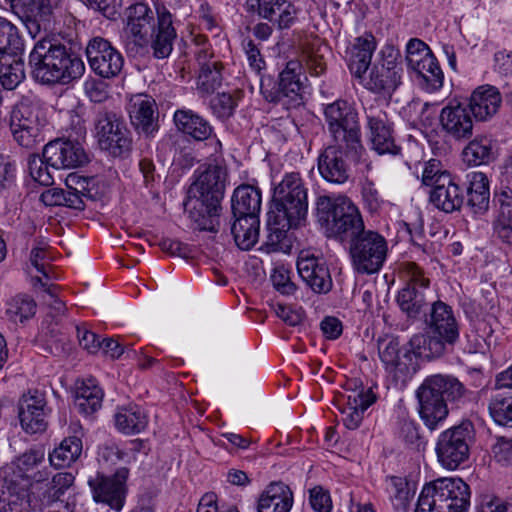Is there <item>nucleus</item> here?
Returning a JSON list of instances; mask_svg holds the SVG:
<instances>
[{
    "mask_svg": "<svg viewBox=\"0 0 512 512\" xmlns=\"http://www.w3.org/2000/svg\"><path fill=\"white\" fill-rule=\"evenodd\" d=\"M271 281L274 288L283 295H291L296 290L295 284L290 280L289 272L284 268H275Z\"/></svg>",
    "mask_w": 512,
    "mask_h": 512,
    "instance_id": "nucleus-61",
    "label": "nucleus"
},
{
    "mask_svg": "<svg viewBox=\"0 0 512 512\" xmlns=\"http://www.w3.org/2000/svg\"><path fill=\"white\" fill-rule=\"evenodd\" d=\"M157 26H153L149 35V50L157 59L168 57L176 39V30L172 25V15L163 4L156 5Z\"/></svg>",
    "mask_w": 512,
    "mask_h": 512,
    "instance_id": "nucleus-20",
    "label": "nucleus"
},
{
    "mask_svg": "<svg viewBox=\"0 0 512 512\" xmlns=\"http://www.w3.org/2000/svg\"><path fill=\"white\" fill-rule=\"evenodd\" d=\"M41 126L11 127L14 139L25 148H33L40 139Z\"/></svg>",
    "mask_w": 512,
    "mask_h": 512,
    "instance_id": "nucleus-58",
    "label": "nucleus"
},
{
    "mask_svg": "<svg viewBox=\"0 0 512 512\" xmlns=\"http://www.w3.org/2000/svg\"><path fill=\"white\" fill-rule=\"evenodd\" d=\"M86 56L92 71L102 78H113L123 68L124 59L121 53L101 37H95L88 42Z\"/></svg>",
    "mask_w": 512,
    "mask_h": 512,
    "instance_id": "nucleus-16",
    "label": "nucleus"
},
{
    "mask_svg": "<svg viewBox=\"0 0 512 512\" xmlns=\"http://www.w3.org/2000/svg\"><path fill=\"white\" fill-rule=\"evenodd\" d=\"M153 11L145 3H135L127 10V48L144 55L149 52V35L154 26Z\"/></svg>",
    "mask_w": 512,
    "mask_h": 512,
    "instance_id": "nucleus-15",
    "label": "nucleus"
},
{
    "mask_svg": "<svg viewBox=\"0 0 512 512\" xmlns=\"http://www.w3.org/2000/svg\"><path fill=\"white\" fill-rule=\"evenodd\" d=\"M488 409L498 425L512 428V391L496 390L491 395Z\"/></svg>",
    "mask_w": 512,
    "mask_h": 512,
    "instance_id": "nucleus-44",
    "label": "nucleus"
},
{
    "mask_svg": "<svg viewBox=\"0 0 512 512\" xmlns=\"http://www.w3.org/2000/svg\"><path fill=\"white\" fill-rule=\"evenodd\" d=\"M429 201L438 210L452 213L460 210L464 196L461 188L451 176L450 178L444 177L439 185L431 189Z\"/></svg>",
    "mask_w": 512,
    "mask_h": 512,
    "instance_id": "nucleus-30",
    "label": "nucleus"
},
{
    "mask_svg": "<svg viewBox=\"0 0 512 512\" xmlns=\"http://www.w3.org/2000/svg\"><path fill=\"white\" fill-rule=\"evenodd\" d=\"M261 208V192L251 185L237 187L232 196L233 216H258Z\"/></svg>",
    "mask_w": 512,
    "mask_h": 512,
    "instance_id": "nucleus-37",
    "label": "nucleus"
},
{
    "mask_svg": "<svg viewBox=\"0 0 512 512\" xmlns=\"http://www.w3.org/2000/svg\"><path fill=\"white\" fill-rule=\"evenodd\" d=\"M297 70H300V65L297 62L290 61L280 73L279 89L284 96H289V94L302 96L307 93L305 85L307 78L303 76L302 80L301 74Z\"/></svg>",
    "mask_w": 512,
    "mask_h": 512,
    "instance_id": "nucleus-46",
    "label": "nucleus"
},
{
    "mask_svg": "<svg viewBox=\"0 0 512 512\" xmlns=\"http://www.w3.org/2000/svg\"><path fill=\"white\" fill-rule=\"evenodd\" d=\"M470 497L461 478H438L423 487L415 512H467Z\"/></svg>",
    "mask_w": 512,
    "mask_h": 512,
    "instance_id": "nucleus-7",
    "label": "nucleus"
},
{
    "mask_svg": "<svg viewBox=\"0 0 512 512\" xmlns=\"http://www.w3.org/2000/svg\"><path fill=\"white\" fill-rule=\"evenodd\" d=\"M82 453V441L79 437L65 438L59 447L49 454L50 463L57 468H64L74 463Z\"/></svg>",
    "mask_w": 512,
    "mask_h": 512,
    "instance_id": "nucleus-45",
    "label": "nucleus"
},
{
    "mask_svg": "<svg viewBox=\"0 0 512 512\" xmlns=\"http://www.w3.org/2000/svg\"><path fill=\"white\" fill-rule=\"evenodd\" d=\"M466 392L465 386L452 375L428 376L416 392L419 414L425 425L435 429L448 415L447 401H458Z\"/></svg>",
    "mask_w": 512,
    "mask_h": 512,
    "instance_id": "nucleus-5",
    "label": "nucleus"
},
{
    "mask_svg": "<svg viewBox=\"0 0 512 512\" xmlns=\"http://www.w3.org/2000/svg\"><path fill=\"white\" fill-rule=\"evenodd\" d=\"M221 68L222 65L219 63L217 67H205L200 70L197 85L201 93H217V96H226L225 92L217 91L222 82Z\"/></svg>",
    "mask_w": 512,
    "mask_h": 512,
    "instance_id": "nucleus-51",
    "label": "nucleus"
},
{
    "mask_svg": "<svg viewBox=\"0 0 512 512\" xmlns=\"http://www.w3.org/2000/svg\"><path fill=\"white\" fill-rule=\"evenodd\" d=\"M33 77L42 84H66L82 76L83 61L55 38L39 40L29 55Z\"/></svg>",
    "mask_w": 512,
    "mask_h": 512,
    "instance_id": "nucleus-3",
    "label": "nucleus"
},
{
    "mask_svg": "<svg viewBox=\"0 0 512 512\" xmlns=\"http://www.w3.org/2000/svg\"><path fill=\"white\" fill-rule=\"evenodd\" d=\"M34 285H39L44 291L50 296L51 300L48 302L49 312L47 313L45 323L48 325H58L60 323L61 318L66 313V305L65 303L58 299L56 296L57 286L55 285H47L46 282H43L40 277L33 278Z\"/></svg>",
    "mask_w": 512,
    "mask_h": 512,
    "instance_id": "nucleus-50",
    "label": "nucleus"
},
{
    "mask_svg": "<svg viewBox=\"0 0 512 512\" xmlns=\"http://www.w3.org/2000/svg\"><path fill=\"white\" fill-rule=\"evenodd\" d=\"M492 453L498 463L502 465L512 464V439L497 438L492 446Z\"/></svg>",
    "mask_w": 512,
    "mask_h": 512,
    "instance_id": "nucleus-62",
    "label": "nucleus"
},
{
    "mask_svg": "<svg viewBox=\"0 0 512 512\" xmlns=\"http://www.w3.org/2000/svg\"><path fill=\"white\" fill-rule=\"evenodd\" d=\"M103 391L96 380L89 378L77 387L75 407L85 415L96 412L102 405Z\"/></svg>",
    "mask_w": 512,
    "mask_h": 512,
    "instance_id": "nucleus-42",
    "label": "nucleus"
},
{
    "mask_svg": "<svg viewBox=\"0 0 512 512\" xmlns=\"http://www.w3.org/2000/svg\"><path fill=\"white\" fill-rule=\"evenodd\" d=\"M41 126L39 113L32 102L26 98L15 105L11 112L10 127Z\"/></svg>",
    "mask_w": 512,
    "mask_h": 512,
    "instance_id": "nucleus-48",
    "label": "nucleus"
},
{
    "mask_svg": "<svg viewBox=\"0 0 512 512\" xmlns=\"http://www.w3.org/2000/svg\"><path fill=\"white\" fill-rule=\"evenodd\" d=\"M376 400L371 390L348 395L346 405L341 408V421L350 430L357 429L363 420L364 412Z\"/></svg>",
    "mask_w": 512,
    "mask_h": 512,
    "instance_id": "nucleus-33",
    "label": "nucleus"
},
{
    "mask_svg": "<svg viewBox=\"0 0 512 512\" xmlns=\"http://www.w3.org/2000/svg\"><path fill=\"white\" fill-rule=\"evenodd\" d=\"M174 122L179 131L197 141H204L212 134L209 123L192 111L177 110L174 114Z\"/></svg>",
    "mask_w": 512,
    "mask_h": 512,
    "instance_id": "nucleus-38",
    "label": "nucleus"
},
{
    "mask_svg": "<svg viewBox=\"0 0 512 512\" xmlns=\"http://www.w3.org/2000/svg\"><path fill=\"white\" fill-rule=\"evenodd\" d=\"M344 155L352 158L347 154L344 144L328 146L318 158V170L321 176L328 182L343 184L350 176L349 166L344 160ZM354 161L353 159H351Z\"/></svg>",
    "mask_w": 512,
    "mask_h": 512,
    "instance_id": "nucleus-21",
    "label": "nucleus"
},
{
    "mask_svg": "<svg viewBox=\"0 0 512 512\" xmlns=\"http://www.w3.org/2000/svg\"><path fill=\"white\" fill-rule=\"evenodd\" d=\"M231 232L236 245L242 250L251 249L258 241L260 221L258 216H234Z\"/></svg>",
    "mask_w": 512,
    "mask_h": 512,
    "instance_id": "nucleus-36",
    "label": "nucleus"
},
{
    "mask_svg": "<svg viewBox=\"0 0 512 512\" xmlns=\"http://www.w3.org/2000/svg\"><path fill=\"white\" fill-rule=\"evenodd\" d=\"M122 118L113 112L99 113L95 124V136L99 147L114 157L122 156L131 149V138Z\"/></svg>",
    "mask_w": 512,
    "mask_h": 512,
    "instance_id": "nucleus-12",
    "label": "nucleus"
},
{
    "mask_svg": "<svg viewBox=\"0 0 512 512\" xmlns=\"http://www.w3.org/2000/svg\"><path fill=\"white\" fill-rule=\"evenodd\" d=\"M430 51L429 46L422 40L417 38L409 40L406 47V61L408 68L411 69L412 67H418Z\"/></svg>",
    "mask_w": 512,
    "mask_h": 512,
    "instance_id": "nucleus-57",
    "label": "nucleus"
},
{
    "mask_svg": "<svg viewBox=\"0 0 512 512\" xmlns=\"http://www.w3.org/2000/svg\"><path fill=\"white\" fill-rule=\"evenodd\" d=\"M378 353L386 369L397 378H408L415 374L416 363L411 361L410 353L400 356L399 342L395 339H381L378 342Z\"/></svg>",
    "mask_w": 512,
    "mask_h": 512,
    "instance_id": "nucleus-24",
    "label": "nucleus"
},
{
    "mask_svg": "<svg viewBox=\"0 0 512 512\" xmlns=\"http://www.w3.org/2000/svg\"><path fill=\"white\" fill-rule=\"evenodd\" d=\"M387 241L377 232L363 231L350 241L352 267L358 274L378 272L387 256Z\"/></svg>",
    "mask_w": 512,
    "mask_h": 512,
    "instance_id": "nucleus-11",
    "label": "nucleus"
},
{
    "mask_svg": "<svg viewBox=\"0 0 512 512\" xmlns=\"http://www.w3.org/2000/svg\"><path fill=\"white\" fill-rule=\"evenodd\" d=\"M29 172L31 177L41 185H52L54 180L53 176L48 170L49 164L41 159L38 155H30L28 159Z\"/></svg>",
    "mask_w": 512,
    "mask_h": 512,
    "instance_id": "nucleus-56",
    "label": "nucleus"
},
{
    "mask_svg": "<svg viewBox=\"0 0 512 512\" xmlns=\"http://www.w3.org/2000/svg\"><path fill=\"white\" fill-rule=\"evenodd\" d=\"M147 424V415L137 405L119 407L115 414L116 428L127 435L140 433Z\"/></svg>",
    "mask_w": 512,
    "mask_h": 512,
    "instance_id": "nucleus-41",
    "label": "nucleus"
},
{
    "mask_svg": "<svg viewBox=\"0 0 512 512\" xmlns=\"http://www.w3.org/2000/svg\"><path fill=\"white\" fill-rule=\"evenodd\" d=\"M62 0H14L13 8L19 9L17 13L26 26L29 34L35 37L41 30L42 24L48 21L53 10L61 4Z\"/></svg>",
    "mask_w": 512,
    "mask_h": 512,
    "instance_id": "nucleus-22",
    "label": "nucleus"
},
{
    "mask_svg": "<svg viewBox=\"0 0 512 512\" xmlns=\"http://www.w3.org/2000/svg\"><path fill=\"white\" fill-rule=\"evenodd\" d=\"M475 430L470 421H465L441 432L435 447L439 464L448 470H455L469 459L474 442Z\"/></svg>",
    "mask_w": 512,
    "mask_h": 512,
    "instance_id": "nucleus-10",
    "label": "nucleus"
},
{
    "mask_svg": "<svg viewBox=\"0 0 512 512\" xmlns=\"http://www.w3.org/2000/svg\"><path fill=\"white\" fill-rule=\"evenodd\" d=\"M469 100L466 107L470 114L472 113L480 121H485L497 113L501 105V98H469Z\"/></svg>",
    "mask_w": 512,
    "mask_h": 512,
    "instance_id": "nucleus-52",
    "label": "nucleus"
},
{
    "mask_svg": "<svg viewBox=\"0 0 512 512\" xmlns=\"http://www.w3.org/2000/svg\"><path fill=\"white\" fill-rule=\"evenodd\" d=\"M317 210L320 221L325 222L327 231L333 236L351 241L365 230L358 208L348 198L321 196L317 201Z\"/></svg>",
    "mask_w": 512,
    "mask_h": 512,
    "instance_id": "nucleus-8",
    "label": "nucleus"
},
{
    "mask_svg": "<svg viewBox=\"0 0 512 512\" xmlns=\"http://www.w3.org/2000/svg\"><path fill=\"white\" fill-rule=\"evenodd\" d=\"M467 205L475 214H484L489 208L490 190L489 180L483 172H470L467 174Z\"/></svg>",
    "mask_w": 512,
    "mask_h": 512,
    "instance_id": "nucleus-34",
    "label": "nucleus"
},
{
    "mask_svg": "<svg viewBox=\"0 0 512 512\" xmlns=\"http://www.w3.org/2000/svg\"><path fill=\"white\" fill-rule=\"evenodd\" d=\"M68 350L69 343L65 335L59 330L51 328V330L45 335L43 351L52 356L62 357L67 354Z\"/></svg>",
    "mask_w": 512,
    "mask_h": 512,
    "instance_id": "nucleus-54",
    "label": "nucleus"
},
{
    "mask_svg": "<svg viewBox=\"0 0 512 512\" xmlns=\"http://www.w3.org/2000/svg\"><path fill=\"white\" fill-rule=\"evenodd\" d=\"M394 493L392 503L396 510L407 512L415 495V490L410 484L402 479H393Z\"/></svg>",
    "mask_w": 512,
    "mask_h": 512,
    "instance_id": "nucleus-53",
    "label": "nucleus"
},
{
    "mask_svg": "<svg viewBox=\"0 0 512 512\" xmlns=\"http://www.w3.org/2000/svg\"><path fill=\"white\" fill-rule=\"evenodd\" d=\"M297 271L303 282L315 293L326 294L332 288L330 271L323 259L308 251H301L297 260Z\"/></svg>",
    "mask_w": 512,
    "mask_h": 512,
    "instance_id": "nucleus-19",
    "label": "nucleus"
},
{
    "mask_svg": "<svg viewBox=\"0 0 512 512\" xmlns=\"http://www.w3.org/2000/svg\"><path fill=\"white\" fill-rule=\"evenodd\" d=\"M226 177V168L209 165L188 189L184 207L201 230L210 229L211 218L218 215L224 197Z\"/></svg>",
    "mask_w": 512,
    "mask_h": 512,
    "instance_id": "nucleus-4",
    "label": "nucleus"
},
{
    "mask_svg": "<svg viewBox=\"0 0 512 512\" xmlns=\"http://www.w3.org/2000/svg\"><path fill=\"white\" fill-rule=\"evenodd\" d=\"M309 503L316 512H331L332 510L330 493L321 486H315L310 489Z\"/></svg>",
    "mask_w": 512,
    "mask_h": 512,
    "instance_id": "nucleus-59",
    "label": "nucleus"
},
{
    "mask_svg": "<svg viewBox=\"0 0 512 512\" xmlns=\"http://www.w3.org/2000/svg\"><path fill=\"white\" fill-rule=\"evenodd\" d=\"M328 131L337 144H344L347 154L355 163H365L370 169L371 163L365 159L366 150L361 142L358 114L353 104L346 98H338L328 104L324 110Z\"/></svg>",
    "mask_w": 512,
    "mask_h": 512,
    "instance_id": "nucleus-6",
    "label": "nucleus"
},
{
    "mask_svg": "<svg viewBox=\"0 0 512 512\" xmlns=\"http://www.w3.org/2000/svg\"><path fill=\"white\" fill-rule=\"evenodd\" d=\"M376 47L377 42L374 35L366 32L356 37L353 43L347 48L346 60L349 70L355 77L359 78L363 84L367 80L364 78V75L371 64Z\"/></svg>",
    "mask_w": 512,
    "mask_h": 512,
    "instance_id": "nucleus-23",
    "label": "nucleus"
},
{
    "mask_svg": "<svg viewBox=\"0 0 512 512\" xmlns=\"http://www.w3.org/2000/svg\"><path fill=\"white\" fill-rule=\"evenodd\" d=\"M369 130V142L371 148L379 155H398L401 147L396 144L391 126L382 118L375 116L367 117Z\"/></svg>",
    "mask_w": 512,
    "mask_h": 512,
    "instance_id": "nucleus-28",
    "label": "nucleus"
},
{
    "mask_svg": "<svg viewBox=\"0 0 512 512\" xmlns=\"http://www.w3.org/2000/svg\"><path fill=\"white\" fill-rule=\"evenodd\" d=\"M22 39L10 21L0 17V83L6 90H13L24 79Z\"/></svg>",
    "mask_w": 512,
    "mask_h": 512,
    "instance_id": "nucleus-9",
    "label": "nucleus"
},
{
    "mask_svg": "<svg viewBox=\"0 0 512 512\" xmlns=\"http://www.w3.org/2000/svg\"><path fill=\"white\" fill-rule=\"evenodd\" d=\"M159 111L155 100L140 102L132 118V123L147 137H153L158 131Z\"/></svg>",
    "mask_w": 512,
    "mask_h": 512,
    "instance_id": "nucleus-43",
    "label": "nucleus"
},
{
    "mask_svg": "<svg viewBox=\"0 0 512 512\" xmlns=\"http://www.w3.org/2000/svg\"><path fill=\"white\" fill-rule=\"evenodd\" d=\"M401 270L406 285L398 292L397 303L409 317H417L427 305L425 292L430 281L414 262L403 263Z\"/></svg>",
    "mask_w": 512,
    "mask_h": 512,
    "instance_id": "nucleus-13",
    "label": "nucleus"
},
{
    "mask_svg": "<svg viewBox=\"0 0 512 512\" xmlns=\"http://www.w3.org/2000/svg\"><path fill=\"white\" fill-rule=\"evenodd\" d=\"M129 469L121 467L112 477L97 475L90 478L88 483L92 489L93 497L97 502H103L112 509L120 511L124 504Z\"/></svg>",
    "mask_w": 512,
    "mask_h": 512,
    "instance_id": "nucleus-17",
    "label": "nucleus"
},
{
    "mask_svg": "<svg viewBox=\"0 0 512 512\" xmlns=\"http://www.w3.org/2000/svg\"><path fill=\"white\" fill-rule=\"evenodd\" d=\"M31 265L46 279H50L51 265L49 263L47 248L45 246L34 247L30 252Z\"/></svg>",
    "mask_w": 512,
    "mask_h": 512,
    "instance_id": "nucleus-60",
    "label": "nucleus"
},
{
    "mask_svg": "<svg viewBox=\"0 0 512 512\" xmlns=\"http://www.w3.org/2000/svg\"><path fill=\"white\" fill-rule=\"evenodd\" d=\"M45 406L44 395L39 391L23 396L19 404V418L26 432L33 434L46 429Z\"/></svg>",
    "mask_w": 512,
    "mask_h": 512,
    "instance_id": "nucleus-25",
    "label": "nucleus"
},
{
    "mask_svg": "<svg viewBox=\"0 0 512 512\" xmlns=\"http://www.w3.org/2000/svg\"><path fill=\"white\" fill-rule=\"evenodd\" d=\"M450 178L451 174L443 169L442 163L438 159H430L424 163L421 182L426 186L436 187L443 178Z\"/></svg>",
    "mask_w": 512,
    "mask_h": 512,
    "instance_id": "nucleus-55",
    "label": "nucleus"
},
{
    "mask_svg": "<svg viewBox=\"0 0 512 512\" xmlns=\"http://www.w3.org/2000/svg\"><path fill=\"white\" fill-rule=\"evenodd\" d=\"M400 52L392 45L380 51V60L370 70L365 87L373 93L392 94L401 84Z\"/></svg>",
    "mask_w": 512,
    "mask_h": 512,
    "instance_id": "nucleus-14",
    "label": "nucleus"
},
{
    "mask_svg": "<svg viewBox=\"0 0 512 512\" xmlns=\"http://www.w3.org/2000/svg\"><path fill=\"white\" fill-rule=\"evenodd\" d=\"M426 324L431 334L441 335L449 345H454L459 338V325L452 308L442 301L432 304Z\"/></svg>",
    "mask_w": 512,
    "mask_h": 512,
    "instance_id": "nucleus-26",
    "label": "nucleus"
},
{
    "mask_svg": "<svg viewBox=\"0 0 512 512\" xmlns=\"http://www.w3.org/2000/svg\"><path fill=\"white\" fill-rule=\"evenodd\" d=\"M76 330L79 344L83 349L89 353H96L100 350L101 341L95 333L89 331L84 325L77 326Z\"/></svg>",
    "mask_w": 512,
    "mask_h": 512,
    "instance_id": "nucleus-63",
    "label": "nucleus"
},
{
    "mask_svg": "<svg viewBox=\"0 0 512 512\" xmlns=\"http://www.w3.org/2000/svg\"><path fill=\"white\" fill-rule=\"evenodd\" d=\"M268 213V245L276 249L291 228L304 224L308 213L307 189L299 173H287L274 188Z\"/></svg>",
    "mask_w": 512,
    "mask_h": 512,
    "instance_id": "nucleus-1",
    "label": "nucleus"
},
{
    "mask_svg": "<svg viewBox=\"0 0 512 512\" xmlns=\"http://www.w3.org/2000/svg\"><path fill=\"white\" fill-rule=\"evenodd\" d=\"M43 461V450H30L1 469L0 512H30L41 507L30 489L42 490L43 484L32 485L29 473Z\"/></svg>",
    "mask_w": 512,
    "mask_h": 512,
    "instance_id": "nucleus-2",
    "label": "nucleus"
},
{
    "mask_svg": "<svg viewBox=\"0 0 512 512\" xmlns=\"http://www.w3.org/2000/svg\"><path fill=\"white\" fill-rule=\"evenodd\" d=\"M293 505V493L282 482H272L261 493L257 502L258 512H289Z\"/></svg>",
    "mask_w": 512,
    "mask_h": 512,
    "instance_id": "nucleus-31",
    "label": "nucleus"
},
{
    "mask_svg": "<svg viewBox=\"0 0 512 512\" xmlns=\"http://www.w3.org/2000/svg\"><path fill=\"white\" fill-rule=\"evenodd\" d=\"M74 482V476L70 472H59L55 474L49 483L44 484L46 487L44 499L39 503L42 509L44 505H50L60 500V496L69 489Z\"/></svg>",
    "mask_w": 512,
    "mask_h": 512,
    "instance_id": "nucleus-47",
    "label": "nucleus"
},
{
    "mask_svg": "<svg viewBox=\"0 0 512 512\" xmlns=\"http://www.w3.org/2000/svg\"><path fill=\"white\" fill-rule=\"evenodd\" d=\"M257 13L280 30L289 29L297 19V9L288 0H258Z\"/></svg>",
    "mask_w": 512,
    "mask_h": 512,
    "instance_id": "nucleus-29",
    "label": "nucleus"
},
{
    "mask_svg": "<svg viewBox=\"0 0 512 512\" xmlns=\"http://www.w3.org/2000/svg\"><path fill=\"white\" fill-rule=\"evenodd\" d=\"M43 158L55 169H71L82 166L88 161L87 154L80 143L71 140L55 139L43 148Z\"/></svg>",
    "mask_w": 512,
    "mask_h": 512,
    "instance_id": "nucleus-18",
    "label": "nucleus"
},
{
    "mask_svg": "<svg viewBox=\"0 0 512 512\" xmlns=\"http://www.w3.org/2000/svg\"><path fill=\"white\" fill-rule=\"evenodd\" d=\"M499 210L493 221V232L503 242L512 245V193L500 191Z\"/></svg>",
    "mask_w": 512,
    "mask_h": 512,
    "instance_id": "nucleus-39",
    "label": "nucleus"
},
{
    "mask_svg": "<svg viewBox=\"0 0 512 512\" xmlns=\"http://www.w3.org/2000/svg\"><path fill=\"white\" fill-rule=\"evenodd\" d=\"M65 186L68 194L69 208L83 210L87 200L95 201L97 198V190L93 178L70 173L65 179Z\"/></svg>",
    "mask_w": 512,
    "mask_h": 512,
    "instance_id": "nucleus-32",
    "label": "nucleus"
},
{
    "mask_svg": "<svg viewBox=\"0 0 512 512\" xmlns=\"http://www.w3.org/2000/svg\"><path fill=\"white\" fill-rule=\"evenodd\" d=\"M497 157L494 141L486 136L471 140L462 151L463 162L471 167L488 165Z\"/></svg>",
    "mask_w": 512,
    "mask_h": 512,
    "instance_id": "nucleus-35",
    "label": "nucleus"
},
{
    "mask_svg": "<svg viewBox=\"0 0 512 512\" xmlns=\"http://www.w3.org/2000/svg\"><path fill=\"white\" fill-rule=\"evenodd\" d=\"M411 70L417 73L419 85L427 93H434L443 85V72L432 51L424 57V60L418 67H412Z\"/></svg>",
    "mask_w": 512,
    "mask_h": 512,
    "instance_id": "nucleus-40",
    "label": "nucleus"
},
{
    "mask_svg": "<svg viewBox=\"0 0 512 512\" xmlns=\"http://www.w3.org/2000/svg\"><path fill=\"white\" fill-rule=\"evenodd\" d=\"M477 512H512V499L503 502L499 498L486 497L478 506Z\"/></svg>",
    "mask_w": 512,
    "mask_h": 512,
    "instance_id": "nucleus-64",
    "label": "nucleus"
},
{
    "mask_svg": "<svg viewBox=\"0 0 512 512\" xmlns=\"http://www.w3.org/2000/svg\"><path fill=\"white\" fill-rule=\"evenodd\" d=\"M36 312L35 301L28 296H16L8 304L6 315L14 323H22L33 317Z\"/></svg>",
    "mask_w": 512,
    "mask_h": 512,
    "instance_id": "nucleus-49",
    "label": "nucleus"
},
{
    "mask_svg": "<svg viewBox=\"0 0 512 512\" xmlns=\"http://www.w3.org/2000/svg\"><path fill=\"white\" fill-rule=\"evenodd\" d=\"M454 102L442 109L441 125L444 131L456 140L470 138L473 133V120L468 107Z\"/></svg>",
    "mask_w": 512,
    "mask_h": 512,
    "instance_id": "nucleus-27",
    "label": "nucleus"
}]
</instances>
